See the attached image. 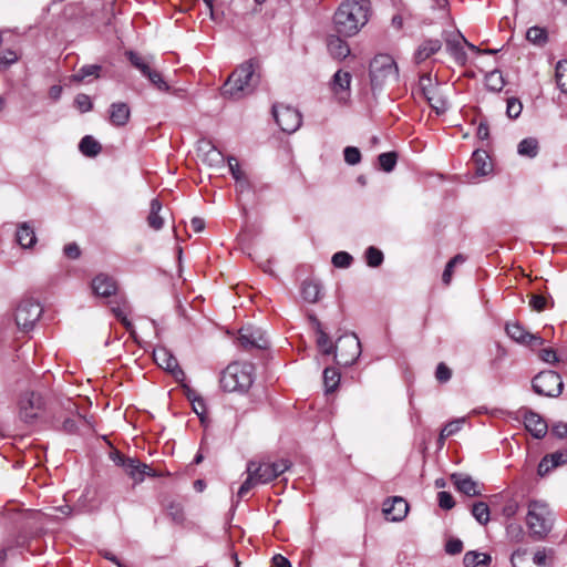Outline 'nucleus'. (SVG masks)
<instances>
[{
	"label": "nucleus",
	"mask_w": 567,
	"mask_h": 567,
	"mask_svg": "<svg viewBox=\"0 0 567 567\" xmlns=\"http://www.w3.org/2000/svg\"><path fill=\"white\" fill-rule=\"evenodd\" d=\"M291 463L287 458H281L276 462H257L249 461L247 463V478L238 489V499L244 498L250 491L258 484H267L279 475L288 471Z\"/></svg>",
	"instance_id": "f03ea898"
},
{
	"label": "nucleus",
	"mask_w": 567,
	"mask_h": 567,
	"mask_svg": "<svg viewBox=\"0 0 567 567\" xmlns=\"http://www.w3.org/2000/svg\"><path fill=\"white\" fill-rule=\"evenodd\" d=\"M42 408V396L35 392H25L19 400V414L25 422H31L38 417Z\"/></svg>",
	"instance_id": "ddd939ff"
},
{
	"label": "nucleus",
	"mask_w": 567,
	"mask_h": 567,
	"mask_svg": "<svg viewBox=\"0 0 567 567\" xmlns=\"http://www.w3.org/2000/svg\"><path fill=\"white\" fill-rule=\"evenodd\" d=\"M506 535L513 543H519L525 537L523 527L517 523H511L506 526Z\"/></svg>",
	"instance_id": "79ce46f5"
},
{
	"label": "nucleus",
	"mask_w": 567,
	"mask_h": 567,
	"mask_svg": "<svg viewBox=\"0 0 567 567\" xmlns=\"http://www.w3.org/2000/svg\"><path fill=\"white\" fill-rule=\"evenodd\" d=\"M517 152L522 156L535 157L538 154V141L534 137H527L519 142Z\"/></svg>",
	"instance_id": "473e14b6"
},
{
	"label": "nucleus",
	"mask_w": 567,
	"mask_h": 567,
	"mask_svg": "<svg viewBox=\"0 0 567 567\" xmlns=\"http://www.w3.org/2000/svg\"><path fill=\"white\" fill-rule=\"evenodd\" d=\"M551 434L558 439L567 436V423L558 422L551 426Z\"/></svg>",
	"instance_id": "69168bd1"
},
{
	"label": "nucleus",
	"mask_w": 567,
	"mask_h": 567,
	"mask_svg": "<svg viewBox=\"0 0 567 567\" xmlns=\"http://www.w3.org/2000/svg\"><path fill=\"white\" fill-rule=\"evenodd\" d=\"M523 105L519 100L512 97L507 100L506 113L511 118H517L522 113Z\"/></svg>",
	"instance_id": "3c124183"
},
{
	"label": "nucleus",
	"mask_w": 567,
	"mask_h": 567,
	"mask_svg": "<svg viewBox=\"0 0 567 567\" xmlns=\"http://www.w3.org/2000/svg\"><path fill=\"white\" fill-rule=\"evenodd\" d=\"M526 39L536 45H544L547 40V31L540 27H532L526 32Z\"/></svg>",
	"instance_id": "58836bf2"
},
{
	"label": "nucleus",
	"mask_w": 567,
	"mask_h": 567,
	"mask_svg": "<svg viewBox=\"0 0 567 567\" xmlns=\"http://www.w3.org/2000/svg\"><path fill=\"white\" fill-rule=\"evenodd\" d=\"M16 238L22 248H31L37 243L34 228L27 221L18 225Z\"/></svg>",
	"instance_id": "b1692460"
},
{
	"label": "nucleus",
	"mask_w": 567,
	"mask_h": 567,
	"mask_svg": "<svg viewBox=\"0 0 567 567\" xmlns=\"http://www.w3.org/2000/svg\"><path fill=\"white\" fill-rule=\"evenodd\" d=\"M74 105L81 113L90 112L93 109V103L89 95L78 94L74 99Z\"/></svg>",
	"instance_id": "09e8293b"
},
{
	"label": "nucleus",
	"mask_w": 567,
	"mask_h": 567,
	"mask_svg": "<svg viewBox=\"0 0 567 567\" xmlns=\"http://www.w3.org/2000/svg\"><path fill=\"white\" fill-rule=\"evenodd\" d=\"M316 326L317 346L322 354L329 355L334 351V346L331 343L329 336L322 329L320 321L316 318L312 319Z\"/></svg>",
	"instance_id": "bb28decb"
},
{
	"label": "nucleus",
	"mask_w": 567,
	"mask_h": 567,
	"mask_svg": "<svg viewBox=\"0 0 567 567\" xmlns=\"http://www.w3.org/2000/svg\"><path fill=\"white\" fill-rule=\"evenodd\" d=\"M361 343L357 334L346 333L334 344V360L339 365L349 367L355 363L361 354Z\"/></svg>",
	"instance_id": "0eeeda50"
},
{
	"label": "nucleus",
	"mask_w": 567,
	"mask_h": 567,
	"mask_svg": "<svg viewBox=\"0 0 567 567\" xmlns=\"http://www.w3.org/2000/svg\"><path fill=\"white\" fill-rule=\"evenodd\" d=\"M485 85L489 91L499 92L505 85L502 72L497 70L489 72L485 76Z\"/></svg>",
	"instance_id": "4c0bfd02"
},
{
	"label": "nucleus",
	"mask_w": 567,
	"mask_h": 567,
	"mask_svg": "<svg viewBox=\"0 0 567 567\" xmlns=\"http://www.w3.org/2000/svg\"><path fill=\"white\" fill-rule=\"evenodd\" d=\"M351 74L339 70L334 73L331 90L339 102H347L350 97Z\"/></svg>",
	"instance_id": "a211bd4d"
},
{
	"label": "nucleus",
	"mask_w": 567,
	"mask_h": 567,
	"mask_svg": "<svg viewBox=\"0 0 567 567\" xmlns=\"http://www.w3.org/2000/svg\"><path fill=\"white\" fill-rule=\"evenodd\" d=\"M367 264L370 267H379L383 262V254L375 247H369L365 251Z\"/></svg>",
	"instance_id": "c03bdc74"
},
{
	"label": "nucleus",
	"mask_w": 567,
	"mask_h": 567,
	"mask_svg": "<svg viewBox=\"0 0 567 567\" xmlns=\"http://www.w3.org/2000/svg\"><path fill=\"white\" fill-rule=\"evenodd\" d=\"M352 257L346 251H338L332 256V264L337 268H347L351 265Z\"/></svg>",
	"instance_id": "8fccbe9b"
},
{
	"label": "nucleus",
	"mask_w": 567,
	"mask_h": 567,
	"mask_svg": "<svg viewBox=\"0 0 567 567\" xmlns=\"http://www.w3.org/2000/svg\"><path fill=\"white\" fill-rule=\"evenodd\" d=\"M153 358L159 368L171 372L176 379L184 375L176 358L166 348L161 347L154 349Z\"/></svg>",
	"instance_id": "dca6fc26"
},
{
	"label": "nucleus",
	"mask_w": 567,
	"mask_h": 567,
	"mask_svg": "<svg viewBox=\"0 0 567 567\" xmlns=\"http://www.w3.org/2000/svg\"><path fill=\"white\" fill-rule=\"evenodd\" d=\"M507 336L518 343H530L536 341L538 344H543V338L527 332L519 323L509 322L505 327Z\"/></svg>",
	"instance_id": "4be33fe9"
},
{
	"label": "nucleus",
	"mask_w": 567,
	"mask_h": 567,
	"mask_svg": "<svg viewBox=\"0 0 567 567\" xmlns=\"http://www.w3.org/2000/svg\"><path fill=\"white\" fill-rule=\"evenodd\" d=\"M258 64L252 60L240 64L227 79L223 87V95L239 100L254 92L259 83Z\"/></svg>",
	"instance_id": "7ed1b4c3"
},
{
	"label": "nucleus",
	"mask_w": 567,
	"mask_h": 567,
	"mask_svg": "<svg viewBox=\"0 0 567 567\" xmlns=\"http://www.w3.org/2000/svg\"><path fill=\"white\" fill-rule=\"evenodd\" d=\"M524 425L536 439L544 437L548 431L546 421L539 414L529 410L524 413Z\"/></svg>",
	"instance_id": "6ab92c4d"
},
{
	"label": "nucleus",
	"mask_w": 567,
	"mask_h": 567,
	"mask_svg": "<svg viewBox=\"0 0 567 567\" xmlns=\"http://www.w3.org/2000/svg\"><path fill=\"white\" fill-rule=\"evenodd\" d=\"M491 560L492 558L488 554L475 550L467 551L463 559L465 567H487Z\"/></svg>",
	"instance_id": "7c9ffc66"
},
{
	"label": "nucleus",
	"mask_w": 567,
	"mask_h": 567,
	"mask_svg": "<svg viewBox=\"0 0 567 567\" xmlns=\"http://www.w3.org/2000/svg\"><path fill=\"white\" fill-rule=\"evenodd\" d=\"M526 525L535 539H544L553 528L554 513L544 501L532 499L527 504Z\"/></svg>",
	"instance_id": "20e7f679"
},
{
	"label": "nucleus",
	"mask_w": 567,
	"mask_h": 567,
	"mask_svg": "<svg viewBox=\"0 0 567 567\" xmlns=\"http://www.w3.org/2000/svg\"><path fill=\"white\" fill-rule=\"evenodd\" d=\"M420 87L424 97L436 114H443L446 112L449 109V102L442 94L441 89L437 85H432V81L429 75H422L420 78Z\"/></svg>",
	"instance_id": "f8f14e48"
},
{
	"label": "nucleus",
	"mask_w": 567,
	"mask_h": 567,
	"mask_svg": "<svg viewBox=\"0 0 567 567\" xmlns=\"http://www.w3.org/2000/svg\"><path fill=\"white\" fill-rule=\"evenodd\" d=\"M442 48V43L437 39L425 40L415 51L414 61L421 63L439 52Z\"/></svg>",
	"instance_id": "393cba45"
},
{
	"label": "nucleus",
	"mask_w": 567,
	"mask_h": 567,
	"mask_svg": "<svg viewBox=\"0 0 567 567\" xmlns=\"http://www.w3.org/2000/svg\"><path fill=\"white\" fill-rule=\"evenodd\" d=\"M465 261V257L461 254L454 256L447 264L442 275V280L445 285H450L452 280L453 269L456 265H461Z\"/></svg>",
	"instance_id": "a19ab883"
},
{
	"label": "nucleus",
	"mask_w": 567,
	"mask_h": 567,
	"mask_svg": "<svg viewBox=\"0 0 567 567\" xmlns=\"http://www.w3.org/2000/svg\"><path fill=\"white\" fill-rule=\"evenodd\" d=\"M539 357L543 361L547 363H555L558 361L557 354L553 349H543L539 352Z\"/></svg>",
	"instance_id": "338daca9"
},
{
	"label": "nucleus",
	"mask_w": 567,
	"mask_h": 567,
	"mask_svg": "<svg viewBox=\"0 0 567 567\" xmlns=\"http://www.w3.org/2000/svg\"><path fill=\"white\" fill-rule=\"evenodd\" d=\"M272 567H291L290 561L281 555L272 558Z\"/></svg>",
	"instance_id": "774afa93"
},
{
	"label": "nucleus",
	"mask_w": 567,
	"mask_h": 567,
	"mask_svg": "<svg viewBox=\"0 0 567 567\" xmlns=\"http://www.w3.org/2000/svg\"><path fill=\"white\" fill-rule=\"evenodd\" d=\"M272 114L278 126L286 133H293L301 125V114L291 106L276 104L272 106Z\"/></svg>",
	"instance_id": "9d476101"
},
{
	"label": "nucleus",
	"mask_w": 567,
	"mask_h": 567,
	"mask_svg": "<svg viewBox=\"0 0 567 567\" xmlns=\"http://www.w3.org/2000/svg\"><path fill=\"white\" fill-rule=\"evenodd\" d=\"M162 203L157 198H153L150 204V214L147 224L154 230H159L164 226V218L161 216Z\"/></svg>",
	"instance_id": "c85d7f7f"
},
{
	"label": "nucleus",
	"mask_w": 567,
	"mask_h": 567,
	"mask_svg": "<svg viewBox=\"0 0 567 567\" xmlns=\"http://www.w3.org/2000/svg\"><path fill=\"white\" fill-rule=\"evenodd\" d=\"M555 79L558 89L567 93V60L558 61L555 70Z\"/></svg>",
	"instance_id": "e433bc0d"
},
{
	"label": "nucleus",
	"mask_w": 567,
	"mask_h": 567,
	"mask_svg": "<svg viewBox=\"0 0 567 567\" xmlns=\"http://www.w3.org/2000/svg\"><path fill=\"white\" fill-rule=\"evenodd\" d=\"M92 290L96 296L110 297L115 293L117 286L115 280L104 274L95 276L92 280Z\"/></svg>",
	"instance_id": "412c9836"
},
{
	"label": "nucleus",
	"mask_w": 567,
	"mask_h": 567,
	"mask_svg": "<svg viewBox=\"0 0 567 567\" xmlns=\"http://www.w3.org/2000/svg\"><path fill=\"white\" fill-rule=\"evenodd\" d=\"M472 515L480 524L486 525L489 522L488 505L484 502L475 503L472 507Z\"/></svg>",
	"instance_id": "ea45409f"
},
{
	"label": "nucleus",
	"mask_w": 567,
	"mask_h": 567,
	"mask_svg": "<svg viewBox=\"0 0 567 567\" xmlns=\"http://www.w3.org/2000/svg\"><path fill=\"white\" fill-rule=\"evenodd\" d=\"M132 65L137 69L144 76L152 70L151 61L134 51H127L125 53Z\"/></svg>",
	"instance_id": "2f4dec72"
},
{
	"label": "nucleus",
	"mask_w": 567,
	"mask_h": 567,
	"mask_svg": "<svg viewBox=\"0 0 567 567\" xmlns=\"http://www.w3.org/2000/svg\"><path fill=\"white\" fill-rule=\"evenodd\" d=\"M112 311L114 312L115 317L123 323V326L127 330L132 329L133 326H132L131 321L127 319V316H126V312L124 309L116 307V308H113Z\"/></svg>",
	"instance_id": "680f3d73"
},
{
	"label": "nucleus",
	"mask_w": 567,
	"mask_h": 567,
	"mask_svg": "<svg viewBox=\"0 0 567 567\" xmlns=\"http://www.w3.org/2000/svg\"><path fill=\"white\" fill-rule=\"evenodd\" d=\"M79 148L86 156H96L101 152L100 143L91 135H86L81 140Z\"/></svg>",
	"instance_id": "f704fd0d"
},
{
	"label": "nucleus",
	"mask_w": 567,
	"mask_h": 567,
	"mask_svg": "<svg viewBox=\"0 0 567 567\" xmlns=\"http://www.w3.org/2000/svg\"><path fill=\"white\" fill-rule=\"evenodd\" d=\"M254 382V365L230 363L221 373L220 385L227 392H246Z\"/></svg>",
	"instance_id": "39448f33"
},
{
	"label": "nucleus",
	"mask_w": 567,
	"mask_h": 567,
	"mask_svg": "<svg viewBox=\"0 0 567 567\" xmlns=\"http://www.w3.org/2000/svg\"><path fill=\"white\" fill-rule=\"evenodd\" d=\"M564 388L560 375L555 371H542L533 379V389L539 395L555 398Z\"/></svg>",
	"instance_id": "6e6552de"
},
{
	"label": "nucleus",
	"mask_w": 567,
	"mask_h": 567,
	"mask_svg": "<svg viewBox=\"0 0 567 567\" xmlns=\"http://www.w3.org/2000/svg\"><path fill=\"white\" fill-rule=\"evenodd\" d=\"M379 164L385 172H391L396 164V154L394 152L382 153L379 155Z\"/></svg>",
	"instance_id": "49530a36"
},
{
	"label": "nucleus",
	"mask_w": 567,
	"mask_h": 567,
	"mask_svg": "<svg viewBox=\"0 0 567 567\" xmlns=\"http://www.w3.org/2000/svg\"><path fill=\"white\" fill-rule=\"evenodd\" d=\"M145 78L150 80V82L159 91H168L169 85L163 79L162 74L155 70H151Z\"/></svg>",
	"instance_id": "a18cd8bd"
},
{
	"label": "nucleus",
	"mask_w": 567,
	"mask_h": 567,
	"mask_svg": "<svg viewBox=\"0 0 567 567\" xmlns=\"http://www.w3.org/2000/svg\"><path fill=\"white\" fill-rule=\"evenodd\" d=\"M238 340L240 344L246 349H266L269 346V340L266 333L260 328H255L251 326L244 327L239 330Z\"/></svg>",
	"instance_id": "2eb2a0df"
},
{
	"label": "nucleus",
	"mask_w": 567,
	"mask_h": 567,
	"mask_svg": "<svg viewBox=\"0 0 567 567\" xmlns=\"http://www.w3.org/2000/svg\"><path fill=\"white\" fill-rule=\"evenodd\" d=\"M452 480L461 493L467 496H475L480 494L476 482H474L471 477L454 474L452 475Z\"/></svg>",
	"instance_id": "cd10ccee"
},
{
	"label": "nucleus",
	"mask_w": 567,
	"mask_h": 567,
	"mask_svg": "<svg viewBox=\"0 0 567 567\" xmlns=\"http://www.w3.org/2000/svg\"><path fill=\"white\" fill-rule=\"evenodd\" d=\"M445 550L450 555L460 554L463 550V543L461 539L451 538L445 544Z\"/></svg>",
	"instance_id": "5fc2aeb1"
},
{
	"label": "nucleus",
	"mask_w": 567,
	"mask_h": 567,
	"mask_svg": "<svg viewBox=\"0 0 567 567\" xmlns=\"http://www.w3.org/2000/svg\"><path fill=\"white\" fill-rule=\"evenodd\" d=\"M472 165L476 175L486 176L492 172L493 165L485 151L477 150L472 155Z\"/></svg>",
	"instance_id": "5701e85b"
},
{
	"label": "nucleus",
	"mask_w": 567,
	"mask_h": 567,
	"mask_svg": "<svg viewBox=\"0 0 567 567\" xmlns=\"http://www.w3.org/2000/svg\"><path fill=\"white\" fill-rule=\"evenodd\" d=\"M511 563L513 567H527L528 551L527 549L519 548L512 554Z\"/></svg>",
	"instance_id": "de8ad7c7"
},
{
	"label": "nucleus",
	"mask_w": 567,
	"mask_h": 567,
	"mask_svg": "<svg viewBox=\"0 0 567 567\" xmlns=\"http://www.w3.org/2000/svg\"><path fill=\"white\" fill-rule=\"evenodd\" d=\"M341 35H331L328 39V50L334 59H346L350 54L349 44L340 38Z\"/></svg>",
	"instance_id": "a878e982"
},
{
	"label": "nucleus",
	"mask_w": 567,
	"mask_h": 567,
	"mask_svg": "<svg viewBox=\"0 0 567 567\" xmlns=\"http://www.w3.org/2000/svg\"><path fill=\"white\" fill-rule=\"evenodd\" d=\"M399 68L394 59L389 54H378L370 62V81L373 89L396 83Z\"/></svg>",
	"instance_id": "423d86ee"
},
{
	"label": "nucleus",
	"mask_w": 567,
	"mask_h": 567,
	"mask_svg": "<svg viewBox=\"0 0 567 567\" xmlns=\"http://www.w3.org/2000/svg\"><path fill=\"white\" fill-rule=\"evenodd\" d=\"M547 456L550 458V464L554 468L567 463V452L558 451Z\"/></svg>",
	"instance_id": "4d7b16f0"
},
{
	"label": "nucleus",
	"mask_w": 567,
	"mask_h": 567,
	"mask_svg": "<svg viewBox=\"0 0 567 567\" xmlns=\"http://www.w3.org/2000/svg\"><path fill=\"white\" fill-rule=\"evenodd\" d=\"M466 44L471 50L480 52L477 47L466 41V39L460 32H453L445 38L446 51L453 56L456 63L465 64L466 53L463 44Z\"/></svg>",
	"instance_id": "4468645a"
},
{
	"label": "nucleus",
	"mask_w": 567,
	"mask_h": 567,
	"mask_svg": "<svg viewBox=\"0 0 567 567\" xmlns=\"http://www.w3.org/2000/svg\"><path fill=\"white\" fill-rule=\"evenodd\" d=\"M554 467H551L550 458L546 455L538 464L537 473L539 476L547 475Z\"/></svg>",
	"instance_id": "e2e57ef3"
},
{
	"label": "nucleus",
	"mask_w": 567,
	"mask_h": 567,
	"mask_svg": "<svg viewBox=\"0 0 567 567\" xmlns=\"http://www.w3.org/2000/svg\"><path fill=\"white\" fill-rule=\"evenodd\" d=\"M371 13L369 0H344L333 16L334 30L339 35L353 37L368 23Z\"/></svg>",
	"instance_id": "f257e3e1"
},
{
	"label": "nucleus",
	"mask_w": 567,
	"mask_h": 567,
	"mask_svg": "<svg viewBox=\"0 0 567 567\" xmlns=\"http://www.w3.org/2000/svg\"><path fill=\"white\" fill-rule=\"evenodd\" d=\"M63 251L64 255L71 259H76L81 255L80 247L75 243L65 245Z\"/></svg>",
	"instance_id": "052dcab7"
},
{
	"label": "nucleus",
	"mask_w": 567,
	"mask_h": 567,
	"mask_svg": "<svg viewBox=\"0 0 567 567\" xmlns=\"http://www.w3.org/2000/svg\"><path fill=\"white\" fill-rule=\"evenodd\" d=\"M460 422H451L446 424L441 431V439L449 437L460 430Z\"/></svg>",
	"instance_id": "0e129e2a"
},
{
	"label": "nucleus",
	"mask_w": 567,
	"mask_h": 567,
	"mask_svg": "<svg viewBox=\"0 0 567 567\" xmlns=\"http://www.w3.org/2000/svg\"><path fill=\"white\" fill-rule=\"evenodd\" d=\"M452 377L451 369L443 362L439 363L436 371H435V378L439 382L445 383L447 382Z\"/></svg>",
	"instance_id": "864d4df0"
},
{
	"label": "nucleus",
	"mask_w": 567,
	"mask_h": 567,
	"mask_svg": "<svg viewBox=\"0 0 567 567\" xmlns=\"http://www.w3.org/2000/svg\"><path fill=\"white\" fill-rule=\"evenodd\" d=\"M529 305L534 310L543 311L547 306V299L539 295H533Z\"/></svg>",
	"instance_id": "bf43d9fd"
},
{
	"label": "nucleus",
	"mask_w": 567,
	"mask_h": 567,
	"mask_svg": "<svg viewBox=\"0 0 567 567\" xmlns=\"http://www.w3.org/2000/svg\"><path fill=\"white\" fill-rule=\"evenodd\" d=\"M131 117L130 106L124 102H115L110 105L109 121L113 126H125Z\"/></svg>",
	"instance_id": "aec40b11"
},
{
	"label": "nucleus",
	"mask_w": 567,
	"mask_h": 567,
	"mask_svg": "<svg viewBox=\"0 0 567 567\" xmlns=\"http://www.w3.org/2000/svg\"><path fill=\"white\" fill-rule=\"evenodd\" d=\"M111 460L123 471L130 475L135 482H141L144 480L145 475L154 476L152 470L144 463H141L138 460L126 457L118 451H114L110 454Z\"/></svg>",
	"instance_id": "1a4fd4ad"
},
{
	"label": "nucleus",
	"mask_w": 567,
	"mask_h": 567,
	"mask_svg": "<svg viewBox=\"0 0 567 567\" xmlns=\"http://www.w3.org/2000/svg\"><path fill=\"white\" fill-rule=\"evenodd\" d=\"M344 161L350 165H355L361 161V153L359 148L354 146H348L343 151Z\"/></svg>",
	"instance_id": "603ef678"
},
{
	"label": "nucleus",
	"mask_w": 567,
	"mask_h": 567,
	"mask_svg": "<svg viewBox=\"0 0 567 567\" xmlns=\"http://www.w3.org/2000/svg\"><path fill=\"white\" fill-rule=\"evenodd\" d=\"M228 165L233 177L237 181L240 187V192H243L247 186V182L243 178V172L240 171L238 162L234 157H230L228 159Z\"/></svg>",
	"instance_id": "37998d69"
},
{
	"label": "nucleus",
	"mask_w": 567,
	"mask_h": 567,
	"mask_svg": "<svg viewBox=\"0 0 567 567\" xmlns=\"http://www.w3.org/2000/svg\"><path fill=\"white\" fill-rule=\"evenodd\" d=\"M42 308L39 302L33 300H23L19 303L16 311V322L19 328L30 330L34 323L40 319Z\"/></svg>",
	"instance_id": "9b49d317"
},
{
	"label": "nucleus",
	"mask_w": 567,
	"mask_h": 567,
	"mask_svg": "<svg viewBox=\"0 0 567 567\" xmlns=\"http://www.w3.org/2000/svg\"><path fill=\"white\" fill-rule=\"evenodd\" d=\"M439 505L443 509H451L454 506L453 496L447 492H440L437 494Z\"/></svg>",
	"instance_id": "6e6d98bb"
},
{
	"label": "nucleus",
	"mask_w": 567,
	"mask_h": 567,
	"mask_svg": "<svg viewBox=\"0 0 567 567\" xmlns=\"http://www.w3.org/2000/svg\"><path fill=\"white\" fill-rule=\"evenodd\" d=\"M340 372L336 368H326L323 371V384L327 392L334 391L340 383Z\"/></svg>",
	"instance_id": "c9c22d12"
},
{
	"label": "nucleus",
	"mask_w": 567,
	"mask_h": 567,
	"mask_svg": "<svg viewBox=\"0 0 567 567\" xmlns=\"http://www.w3.org/2000/svg\"><path fill=\"white\" fill-rule=\"evenodd\" d=\"M409 512V504L408 502L400 496H394L391 498H388L383 503V513L386 517V519L391 522H400L402 520Z\"/></svg>",
	"instance_id": "f3484780"
},
{
	"label": "nucleus",
	"mask_w": 567,
	"mask_h": 567,
	"mask_svg": "<svg viewBox=\"0 0 567 567\" xmlns=\"http://www.w3.org/2000/svg\"><path fill=\"white\" fill-rule=\"evenodd\" d=\"M102 66L97 64L83 65L75 74L72 75V80L75 82H82L87 78H100Z\"/></svg>",
	"instance_id": "72a5a7b5"
},
{
	"label": "nucleus",
	"mask_w": 567,
	"mask_h": 567,
	"mask_svg": "<svg viewBox=\"0 0 567 567\" xmlns=\"http://www.w3.org/2000/svg\"><path fill=\"white\" fill-rule=\"evenodd\" d=\"M321 286L315 280H305L301 286V296L305 301L315 303L320 299Z\"/></svg>",
	"instance_id": "c756f323"
},
{
	"label": "nucleus",
	"mask_w": 567,
	"mask_h": 567,
	"mask_svg": "<svg viewBox=\"0 0 567 567\" xmlns=\"http://www.w3.org/2000/svg\"><path fill=\"white\" fill-rule=\"evenodd\" d=\"M518 503L514 499H509L503 507L502 513L505 517L511 518L518 512Z\"/></svg>",
	"instance_id": "13d9d810"
}]
</instances>
